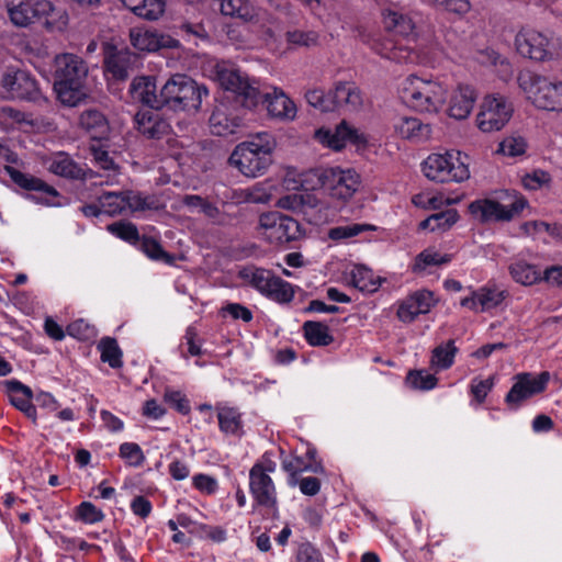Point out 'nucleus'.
Listing matches in <instances>:
<instances>
[{
  "label": "nucleus",
  "instance_id": "nucleus-1",
  "mask_svg": "<svg viewBox=\"0 0 562 562\" xmlns=\"http://www.w3.org/2000/svg\"><path fill=\"white\" fill-rule=\"evenodd\" d=\"M215 76L220 86L225 91L232 92L234 102L240 106L251 110L261 103L272 117L283 120L295 117L296 106L281 89L273 88L272 92H261L239 70L220 65L216 66Z\"/></svg>",
  "mask_w": 562,
  "mask_h": 562
},
{
  "label": "nucleus",
  "instance_id": "nucleus-2",
  "mask_svg": "<svg viewBox=\"0 0 562 562\" xmlns=\"http://www.w3.org/2000/svg\"><path fill=\"white\" fill-rule=\"evenodd\" d=\"M384 34L373 43V49L385 59L398 64H416L415 23L405 13L386 9L382 13Z\"/></svg>",
  "mask_w": 562,
  "mask_h": 562
},
{
  "label": "nucleus",
  "instance_id": "nucleus-3",
  "mask_svg": "<svg viewBox=\"0 0 562 562\" xmlns=\"http://www.w3.org/2000/svg\"><path fill=\"white\" fill-rule=\"evenodd\" d=\"M207 97L209 89L184 74L172 75L159 91L161 109L173 112H196Z\"/></svg>",
  "mask_w": 562,
  "mask_h": 562
},
{
  "label": "nucleus",
  "instance_id": "nucleus-4",
  "mask_svg": "<svg viewBox=\"0 0 562 562\" xmlns=\"http://www.w3.org/2000/svg\"><path fill=\"white\" fill-rule=\"evenodd\" d=\"M258 140L244 142L236 146L229 157L231 165L246 177L256 178L265 173L272 162L274 142L270 135L258 134Z\"/></svg>",
  "mask_w": 562,
  "mask_h": 562
},
{
  "label": "nucleus",
  "instance_id": "nucleus-5",
  "mask_svg": "<svg viewBox=\"0 0 562 562\" xmlns=\"http://www.w3.org/2000/svg\"><path fill=\"white\" fill-rule=\"evenodd\" d=\"M447 88L436 80L409 76L401 90L403 102L418 112L436 113L447 99Z\"/></svg>",
  "mask_w": 562,
  "mask_h": 562
},
{
  "label": "nucleus",
  "instance_id": "nucleus-6",
  "mask_svg": "<svg viewBox=\"0 0 562 562\" xmlns=\"http://www.w3.org/2000/svg\"><path fill=\"white\" fill-rule=\"evenodd\" d=\"M517 81L537 109L562 112V80L527 71L520 72Z\"/></svg>",
  "mask_w": 562,
  "mask_h": 562
},
{
  "label": "nucleus",
  "instance_id": "nucleus-7",
  "mask_svg": "<svg viewBox=\"0 0 562 562\" xmlns=\"http://www.w3.org/2000/svg\"><path fill=\"white\" fill-rule=\"evenodd\" d=\"M314 176L317 178V183L312 187L313 190L319 189L330 198L344 202L351 199L360 186V176L352 169L339 167L317 169Z\"/></svg>",
  "mask_w": 562,
  "mask_h": 562
},
{
  "label": "nucleus",
  "instance_id": "nucleus-8",
  "mask_svg": "<svg viewBox=\"0 0 562 562\" xmlns=\"http://www.w3.org/2000/svg\"><path fill=\"white\" fill-rule=\"evenodd\" d=\"M423 173L427 179L438 183L462 182L470 177L468 165L461 160L460 153L453 155L430 154L422 164Z\"/></svg>",
  "mask_w": 562,
  "mask_h": 562
},
{
  "label": "nucleus",
  "instance_id": "nucleus-9",
  "mask_svg": "<svg viewBox=\"0 0 562 562\" xmlns=\"http://www.w3.org/2000/svg\"><path fill=\"white\" fill-rule=\"evenodd\" d=\"M517 53L535 61L552 60L558 55V43L552 36L522 27L515 36Z\"/></svg>",
  "mask_w": 562,
  "mask_h": 562
},
{
  "label": "nucleus",
  "instance_id": "nucleus-10",
  "mask_svg": "<svg viewBox=\"0 0 562 562\" xmlns=\"http://www.w3.org/2000/svg\"><path fill=\"white\" fill-rule=\"evenodd\" d=\"M514 105L503 94L486 95L476 115V125L484 133L501 131L512 119Z\"/></svg>",
  "mask_w": 562,
  "mask_h": 562
},
{
  "label": "nucleus",
  "instance_id": "nucleus-11",
  "mask_svg": "<svg viewBox=\"0 0 562 562\" xmlns=\"http://www.w3.org/2000/svg\"><path fill=\"white\" fill-rule=\"evenodd\" d=\"M528 205L525 196H516L509 206L492 199H477L469 204L470 214L480 223L509 222Z\"/></svg>",
  "mask_w": 562,
  "mask_h": 562
},
{
  "label": "nucleus",
  "instance_id": "nucleus-12",
  "mask_svg": "<svg viewBox=\"0 0 562 562\" xmlns=\"http://www.w3.org/2000/svg\"><path fill=\"white\" fill-rule=\"evenodd\" d=\"M260 226L271 244L289 245L303 236L300 223L291 216L280 212L263 213L259 217Z\"/></svg>",
  "mask_w": 562,
  "mask_h": 562
},
{
  "label": "nucleus",
  "instance_id": "nucleus-13",
  "mask_svg": "<svg viewBox=\"0 0 562 562\" xmlns=\"http://www.w3.org/2000/svg\"><path fill=\"white\" fill-rule=\"evenodd\" d=\"M514 384L505 395V403L509 409H518L522 402L543 393L550 381V373L542 371L539 374L531 372L518 373L514 376Z\"/></svg>",
  "mask_w": 562,
  "mask_h": 562
},
{
  "label": "nucleus",
  "instance_id": "nucleus-14",
  "mask_svg": "<svg viewBox=\"0 0 562 562\" xmlns=\"http://www.w3.org/2000/svg\"><path fill=\"white\" fill-rule=\"evenodd\" d=\"M0 86L2 98L8 100L36 101L41 95L36 80L24 70H7Z\"/></svg>",
  "mask_w": 562,
  "mask_h": 562
},
{
  "label": "nucleus",
  "instance_id": "nucleus-15",
  "mask_svg": "<svg viewBox=\"0 0 562 562\" xmlns=\"http://www.w3.org/2000/svg\"><path fill=\"white\" fill-rule=\"evenodd\" d=\"M438 303L435 293L428 289L412 292L397 303L396 316L404 324H412L419 315L428 314Z\"/></svg>",
  "mask_w": 562,
  "mask_h": 562
},
{
  "label": "nucleus",
  "instance_id": "nucleus-16",
  "mask_svg": "<svg viewBox=\"0 0 562 562\" xmlns=\"http://www.w3.org/2000/svg\"><path fill=\"white\" fill-rule=\"evenodd\" d=\"M508 295V291L499 290L495 283H487L471 290L470 295L461 299L460 305L474 312H488L499 307Z\"/></svg>",
  "mask_w": 562,
  "mask_h": 562
},
{
  "label": "nucleus",
  "instance_id": "nucleus-17",
  "mask_svg": "<svg viewBox=\"0 0 562 562\" xmlns=\"http://www.w3.org/2000/svg\"><path fill=\"white\" fill-rule=\"evenodd\" d=\"M249 492L257 506L277 509L278 499L273 480L258 465H252L249 471Z\"/></svg>",
  "mask_w": 562,
  "mask_h": 562
},
{
  "label": "nucleus",
  "instance_id": "nucleus-18",
  "mask_svg": "<svg viewBox=\"0 0 562 562\" xmlns=\"http://www.w3.org/2000/svg\"><path fill=\"white\" fill-rule=\"evenodd\" d=\"M245 110L243 106L232 108L226 103L217 105L209 120L211 133L223 137L236 134L243 126Z\"/></svg>",
  "mask_w": 562,
  "mask_h": 562
},
{
  "label": "nucleus",
  "instance_id": "nucleus-19",
  "mask_svg": "<svg viewBox=\"0 0 562 562\" xmlns=\"http://www.w3.org/2000/svg\"><path fill=\"white\" fill-rule=\"evenodd\" d=\"M161 109L147 108L138 111L135 115L137 131L147 138L160 139L168 135L171 125L159 112Z\"/></svg>",
  "mask_w": 562,
  "mask_h": 562
},
{
  "label": "nucleus",
  "instance_id": "nucleus-20",
  "mask_svg": "<svg viewBox=\"0 0 562 562\" xmlns=\"http://www.w3.org/2000/svg\"><path fill=\"white\" fill-rule=\"evenodd\" d=\"M53 10L50 2L46 0H20L18 3H11L9 15L15 25L27 26L36 19L49 14Z\"/></svg>",
  "mask_w": 562,
  "mask_h": 562
},
{
  "label": "nucleus",
  "instance_id": "nucleus-21",
  "mask_svg": "<svg viewBox=\"0 0 562 562\" xmlns=\"http://www.w3.org/2000/svg\"><path fill=\"white\" fill-rule=\"evenodd\" d=\"M330 101H333V111H358L363 103V98L359 87L352 81H338L330 90Z\"/></svg>",
  "mask_w": 562,
  "mask_h": 562
},
{
  "label": "nucleus",
  "instance_id": "nucleus-22",
  "mask_svg": "<svg viewBox=\"0 0 562 562\" xmlns=\"http://www.w3.org/2000/svg\"><path fill=\"white\" fill-rule=\"evenodd\" d=\"M78 126L92 140H108L110 124L106 116L98 109H85L78 120Z\"/></svg>",
  "mask_w": 562,
  "mask_h": 562
},
{
  "label": "nucleus",
  "instance_id": "nucleus-23",
  "mask_svg": "<svg viewBox=\"0 0 562 562\" xmlns=\"http://www.w3.org/2000/svg\"><path fill=\"white\" fill-rule=\"evenodd\" d=\"M128 92L135 102H139L147 108L161 109L155 77H135L130 85Z\"/></svg>",
  "mask_w": 562,
  "mask_h": 562
},
{
  "label": "nucleus",
  "instance_id": "nucleus-24",
  "mask_svg": "<svg viewBox=\"0 0 562 562\" xmlns=\"http://www.w3.org/2000/svg\"><path fill=\"white\" fill-rule=\"evenodd\" d=\"M54 92L57 100L70 106V55L63 54L55 58Z\"/></svg>",
  "mask_w": 562,
  "mask_h": 562
},
{
  "label": "nucleus",
  "instance_id": "nucleus-25",
  "mask_svg": "<svg viewBox=\"0 0 562 562\" xmlns=\"http://www.w3.org/2000/svg\"><path fill=\"white\" fill-rule=\"evenodd\" d=\"M3 385L9 395L10 403L21 411L27 418L36 420V408L32 404V391L18 380H7Z\"/></svg>",
  "mask_w": 562,
  "mask_h": 562
},
{
  "label": "nucleus",
  "instance_id": "nucleus-26",
  "mask_svg": "<svg viewBox=\"0 0 562 562\" xmlns=\"http://www.w3.org/2000/svg\"><path fill=\"white\" fill-rule=\"evenodd\" d=\"M477 94L475 89L470 85H459L453 91L448 113L456 120H464L472 112Z\"/></svg>",
  "mask_w": 562,
  "mask_h": 562
},
{
  "label": "nucleus",
  "instance_id": "nucleus-27",
  "mask_svg": "<svg viewBox=\"0 0 562 562\" xmlns=\"http://www.w3.org/2000/svg\"><path fill=\"white\" fill-rule=\"evenodd\" d=\"M132 45L143 52H156L160 48H173L179 42L170 36L151 31H131Z\"/></svg>",
  "mask_w": 562,
  "mask_h": 562
},
{
  "label": "nucleus",
  "instance_id": "nucleus-28",
  "mask_svg": "<svg viewBox=\"0 0 562 562\" xmlns=\"http://www.w3.org/2000/svg\"><path fill=\"white\" fill-rule=\"evenodd\" d=\"M237 276L244 284L250 286L262 296L276 278L272 270L257 267L255 265H247L240 268Z\"/></svg>",
  "mask_w": 562,
  "mask_h": 562
},
{
  "label": "nucleus",
  "instance_id": "nucleus-29",
  "mask_svg": "<svg viewBox=\"0 0 562 562\" xmlns=\"http://www.w3.org/2000/svg\"><path fill=\"white\" fill-rule=\"evenodd\" d=\"M216 416L221 432L227 436L241 438L244 431L243 414L237 407L228 405H216Z\"/></svg>",
  "mask_w": 562,
  "mask_h": 562
},
{
  "label": "nucleus",
  "instance_id": "nucleus-30",
  "mask_svg": "<svg viewBox=\"0 0 562 562\" xmlns=\"http://www.w3.org/2000/svg\"><path fill=\"white\" fill-rule=\"evenodd\" d=\"M327 144L334 150H341L347 144L358 147L367 144V138L346 121L340 122L333 134L327 133Z\"/></svg>",
  "mask_w": 562,
  "mask_h": 562
},
{
  "label": "nucleus",
  "instance_id": "nucleus-31",
  "mask_svg": "<svg viewBox=\"0 0 562 562\" xmlns=\"http://www.w3.org/2000/svg\"><path fill=\"white\" fill-rule=\"evenodd\" d=\"M281 467L289 475L288 484L290 486H296V477L301 476L303 472L325 473L323 463H307L303 456H288L282 459Z\"/></svg>",
  "mask_w": 562,
  "mask_h": 562
},
{
  "label": "nucleus",
  "instance_id": "nucleus-32",
  "mask_svg": "<svg viewBox=\"0 0 562 562\" xmlns=\"http://www.w3.org/2000/svg\"><path fill=\"white\" fill-rule=\"evenodd\" d=\"M508 273L516 283L524 286H531L543 282L542 272L539 270L538 266L524 259L513 261L508 266Z\"/></svg>",
  "mask_w": 562,
  "mask_h": 562
},
{
  "label": "nucleus",
  "instance_id": "nucleus-33",
  "mask_svg": "<svg viewBox=\"0 0 562 562\" xmlns=\"http://www.w3.org/2000/svg\"><path fill=\"white\" fill-rule=\"evenodd\" d=\"M296 292H300L303 297L307 295V293L303 291L299 285L292 284L281 277L276 276L274 280L271 282V285L269 289H267L263 296L280 305H285L294 300Z\"/></svg>",
  "mask_w": 562,
  "mask_h": 562
},
{
  "label": "nucleus",
  "instance_id": "nucleus-34",
  "mask_svg": "<svg viewBox=\"0 0 562 562\" xmlns=\"http://www.w3.org/2000/svg\"><path fill=\"white\" fill-rule=\"evenodd\" d=\"M396 132L406 139L413 142H424L430 137L431 127L429 124H424L417 117L403 116L395 124Z\"/></svg>",
  "mask_w": 562,
  "mask_h": 562
},
{
  "label": "nucleus",
  "instance_id": "nucleus-35",
  "mask_svg": "<svg viewBox=\"0 0 562 562\" xmlns=\"http://www.w3.org/2000/svg\"><path fill=\"white\" fill-rule=\"evenodd\" d=\"M5 170L10 176L11 180L22 189L27 191L41 192L47 195L48 198L57 196V191L53 187L45 183L40 178L24 173L20 170H16L13 167H5Z\"/></svg>",
  "mask_w": 562,
  "mask_h": 562
},
{
  "label": "nucleus",
  "instance_id": "nucleus-36",
  "mask_svg": "<svg viewBox=\"0 0 562 562\" xmlns=\"http://www.w3.org/2000/svg\"><path fill=\"white\" fill-rule=\"evenodd\" d=\"M459 348L456 346L454 339H448L439 344L431 350L430 366L436 371H445L454 364V359Z\"/></svg>",
  "mask_w": 562,
  "mask_h": 562
},
{
  "label": "nucleus",
  "instance_id": "nucleus-37",
  "mask_svg": "<svg viewBox=\"0 0 562 562\" xmlns=\"http://www.w3.org/2000/svg\"><path fill=\"white\" fill-rule=\"evenodd\" d=\"M303 337L312 347H327L334 341L329 327L317 321H306L302 326Z\"/></svg>",
  "mask_w": 562,
  "mask_h": 562
},
{
  "label": "nucleus",
  "instance_id": "nucleus-38",
  "mask_svg": "<svg viewBox=\"0 0 562 562\" xmlns=\"http://www.w3.org/2000/svg\"><path fill=\"white\" fill-rule=\"evenodd\" d=\"M135 15L154 21L165 12V0H121Z\"/></svg>",
  "mask_w": 562,
  "mask_h": 562
},
{
  "label": "nucleus",
  "instance_id": "nucleus-39",
  "mask_svg": "<svg viewBox=\"0 0 562 562\" xmlns=\"http://www.w3.org/2000/svg\"><path fill=\"white\" fill-rule=\"evenodd\" d=\"M385 279L374 276V272L362 265H357L351 271V284L361 292L374 293Z\"/></svg>",
  "mask_w": 562,
  "mask_h": 562
},
{
  "label": "nucleus",
  "instance_id": "nucleus-40",
  "mask_svg": "<svg viewBox=\"0 0 562 562\" xmlns=\"http://www.w3.org/2000/svg\"><path fill=\"white\" fill-rule=\"evenodd\" d=\"M222 14L243 22L252 21L256 16V8L249 0H218Z\"/></svg>",
  "mask_w": 562,
  "mask_h": 562
},
{
  "label": "nucleus",
  "instance_id": "nucleus-41",
  "mask_svg": "<svg viewBox=\"0 0 562 562\" xmlns=\"http://www.w3.org/2000/svg\"><path fill=\"white\" fill-rule=\"evenodd\" d=\"M128 57L119 50H114L104 58V71L112 79L125 81L128 77Z\"/></svg>",
  "mask_w": 562,
  "mask_h": 562
},
{
  "label": "nucleus",
  "instance_id": "nucleus-42",
  "mask_svg": "<svg viewBox=\"0 0 562 562\" xmlns=\"http://www.w3.org/2000/svg\"><path fill=\"white\" fill-rule=\"evenodd\" d=\"M101 361L108 363L113 369L123 366V352L115 338L105 336L98 344Z\"/></svg>",
  "mask_w": 562,
  "mask_h": 562
},
{
  "label": "nucleus",
  "instance_id": "nucleus-43",
  "mask_svg": "<svg viewBox=\"0 0 562 562\" xmlns=\"http://www.w3.org/2000/svg\"><path fill=\"white\" fill-rule=\"evenodd\" d=\"M450 256L440 255L437 251L425 249L419 252L415 258L409 269L415 274H422L430 266H441L450 262Z\"/></svg>",
  "mask_w": 562,
  "mask_h": 562
},
{
  "label": "nucleus",
  "instance_id": "nucleus-44",
  "mask_svg": "<svg viewBox=\"0 0 562 562\" xmlns=\"http://www.w3.org/2000/svg\"><path fill=\"white\" fill-rule=\"evenodd\" d=\"M88 67L81 57L72 54V108H77L80 104H86L88 100L92 98L83 90H81L76 82L77 78L86 76Z\"/></svg>",
  "mask_w": 562,
  "mask_h": 562
},
{
  "label": "nucleus",
  "instance_id": "nucleus-45",
  "mask_svg": "<svg viewBox=\"0 0 562 562\" xmlns=\"http://www.w3.org/2000/svg\"><path fill=\"white\" fill-rule=\"evenodd\" d=\"M373 231H376L375 225L368 224V223H351L348 225L331 227L328 232V237L331 240L338 241V240L357 237L366 232H373Z\"/></svg>",
  "mask_w": 562,
  "mask_h": 562
},
{
  "label": "nucleus",
  "instance_id": "nucleus-46",
  "mask_svg": "<svg viewBox=\"0 0 562 562\" xmlns=\"http://www.w3.org/2000/svg\"><path fill=\"white\" fill-rule=\"evenodd\" d=\"M138 249H140L148 258L156 261H164L167 263H171L173 261L172 255L167 252L160 243L153 237L143 236L139 238L138 244L136 245Z\"/></svg>",
  "mask_w": 562,
  "mask_h": 562
},
{
  "label": "nucleus",
  "instance_id": "nucleus-47",
  "mask_svg": "<svg viewBox=\"0 0 562 562\" xmlns=\"http://www.w3.org/2000/svg\"><path fill=\"white\" fill-rule=\"evenodd\" d=\"M104 215L117 216L126 211V202L123 192H104L99 198Z\"/></svg>",
  "mask_w": 562,
  "mask_h": 562
},
{
  "label": "nucleus",
  "instance_id": "nucleus-48",
  "mask_svg": "<svg viewBox=\"0 0 562 562\" xmlns=\"http://www.w3.org/2000/svg\"><path fill=\"white\" fill-rule=\"evenodd\" d=\"M203 342L204 339L200 336L198 328L194 325L188 326L180 345L181 348L187 347V353H183V357H187V355L191 357L206 355V349L202 348Z\"/></svg>",
  "mask_w": 562,
  "mask_h": 562
},
{
  "label": "nucleus",
  "instance_id": "nucleus-49",
  "mask_svg": "<svg viewBox=\"0 0 562 562\" xmlns=\"http://www.w3.org/2000/svg\"><path fill=\"white\" fill-rule=\"evenodd\" d=\"M106 229L115 237L136 246L140 235L135 224L132 222L119 221L106 226Z\"/></svg>",
  "mask_w": 562,
  "mask_h": 562
},
{
  "label": "nucleus",
  "instance_id": "nucleus-50",
  "mask_svg": "<svg viewBox=\"0 0 562 562\" xmlns=\"http://www.w3.org/2000/svg\"><path fill=\"white\" fill-rule=\"evenodd\" d=\"M105 518L102 509L98 508L91 502H81L76 507L75 519L87 525H94L102 521Z\"/></svg>",
  "mask_w": 562,
  "mask_h": 562
},
{
  "label": "nucleus",
  "instance_id": "nucleus-51",
  "mask_svg": "<svg viewBox=\"0 0 562 562\" xmlns=\"http://www.w3.org/2000/svg\"><path fill=\"white\" fill-rule=\"evenodd\" d=\"M119 457L125 461L126 464L134 468H139L145 462V454L140 446L136 442H123L119 448Z\"/></svg>",
  "mask_w": 562,
  "mask_h": 562
},
{
  "label": "nucleus",
  "instance_id": "nucleus-52",
  "mask_svg": "<svg viewBox=\"0 0 562 562\" xmlns=\"http://www.w3.org/2000/svg\"><path fill=\"white\" fill-rule=\"evenodd\" d=\"M527 147L522 136H507L499 143L498 151L508 157H519L526 154Z\"/></svg>",
  "mask_w": 562,
  "mask_h": 562
},
{
  "label": "nucleus",
  "instance_id": "nucleus-53",
  "mask_svg": "<svg viewBox=\"0 0 562 562\" xmlns=\"http://www.w3.org/2000/svg\"><path fill=\"white\" fill-rule=\"evenodd\" d=\"M438 10L458 16L465 15L471 10L470 0H427Z\"/></svg>",
  "mask_w": 562,
  "mask_h": 562
},
{
  "label": "nucleus",
  "instance_id": "nucleus-54",
  "mask_svg": "<svg viewBox=\"0 0 562 562\" xmlns=\"http://www.w3.org/2000/svg\"><path fill=\"white\" fill-rule=\"evenodd\" d=\"M408 382L414 389L429 391L436 387L438 378L435 374L428 373L424 370L411 371L407 375Z\"/></svg>",
  "mask_w": 562,
  "mask_h": 562
},
{
  "label": "nucleus",
  "instance_id": "nucleus-55",
  "mask_svg": "<svg viewBox=\"0 0 562 562\" xmlns=\"http://www.w3.org/2000/svg\"><path fill=\"white\" fill-rule=\"evenodd\" d=\"M434 232H446L454 225L459 220V213L456 209H447L445 211L430 215Z\"/></svg>",
  "mask_w": 562,
  "mask_h": 562
},
{
  "label": "nucleus",
  "instance_id": "nucleus-56",
  "mask_svg": "<svg viewBox=\"0 0 562 562\" xmlns=\"http://www.w3.org/2000/svg\"><path fill=\"white\" fill-rule=\"evenodd\" d=\"M552 181L551 175L543 169H535L529 173H526L522 179V186L527 190H539L544 186H549Z\"/></svg>",
  "mask_w": 562,
  "mask_h": 562
},
{
  "label": "nucleus",
  "instance_id": "nucleus-57",
  "mask_svg": "<svg viewBox=\"0 0 562 562\" xmlns=\"http://www.w3.org/2000/svg\"><path fill=\"white\" fill-rule=\"evenodd\" d=\"M305 99L310 105L322 112L333 111V101H330V90L326 93L323 89H312L306 91Z\"/></svg>",
  "mask_w": 562,
  "mask_h": 562
},
{
  "label": "nucleus",
  "instance_id": "nucleus-58",
  "mask_svg": "<svg viewBox=\"0 0 562 562\" xmlns=\"http://www.w3.org/2000/svg\"><path fill=\"white\" fill-rule=\"evenodd\" d=\"M285 40L293 46H315L318 42V34L315 31L293 30L285 33Z\"/></svg>",
  "mask_w": 562,
  "mask_h": 562
},
{
  "label": "nucleus",
  "instance_id": "nucleus-59",
  "mask_svg": "<svg viewBox=\"0 0 562 562\" xmlns=\"http://www.w3.org/2000/svg\"><path fill=\"white\" fill-rule=\"evenodd\" d=\"M164 400L175 411L181 415H189L191 412V405L189 398L180 391H173L167 389L164 394Z\"/></svg>",
  "mask_w": 562,
  "mask_h": 562
},
{
  "label": "nucleus",
  "instance_id": "nucleus-60",
  "mask_svg": "<svg viewBox=\"0 0 562 562\" xmlns=\"http://www.w3.org/2000/svg\"><path fill=\"white\" fill-rule=\"evenodd\" d=\"M495 385L494 376H490L485 380H479L474 378L470 384V394L477 404L485 402L488 393Z\"/></svg>",
  "mask_w": 562,
  "mask_h": 562
},
{
  "label": "nucleus",
  "instance_id": "nucleus-61",
  "mask_svg": "<svg viewBox=\"0 0 562 562\" xmlns=\"http://www.w3.org/2000/svg\"><path fill=\"white\" fill-rule=\"evenodd\" d=\"M97 335L95 326L87 323L85 319L79 318L72 322V338L92 344Z\"/></svg>",
  "mask_w": 562,
  "mask_h": 562
},
{
  "label": "nucleus",
  "instance_id": "nucleus-62",
  "mask_svg": "<svg viewBox=\"0 0 562 562\" xmlns=\"http://www.w3.org/2000/svg\"><path fill=\"white\" fill-rule=\"evenodd\" d=\"M223 315H229L234 321H243L250 323L254 319V314L250 308L240 303H227L222 307Z\"/></svg>",
  "mask_w": 562,
  "mask_h": 562
},
{
  "label": "nucleus",
  "instance_id": "nucleus-63",
  "mask_svg": "<svg viewBox=\"0 0 562 562\" xmlns=\"http://www.w3.org/2000/svg\"><path fill=\"white\" fill-rule=\"evenodd\" d=\"M296 561L297 562H324L322 552L319 549H317L314 544L306 541L299 546L297 554H296Z\"/></svg>",
  "mask_w": 562,
  "mask_h": 562
},
{
  "label": "nucleus",
  "instance_id": "nucleus-64",
  "mask_svg": "<svg viewBox=\"0 0 562 562\" xmlns=\"http://www.w3.org/2000/svg\"><path fill=\"white\" fill-rule=\"evenodd\" d=\"M192 485L195 490L205 494H214L217 490V481L207 474L199 473L192 477Z\"/></svg>",
  "mask_w": 562,
  "mask_h": 562
}]
</instances>
